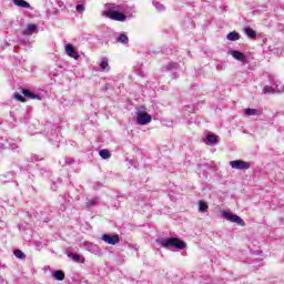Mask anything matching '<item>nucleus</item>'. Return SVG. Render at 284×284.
<instances>
[{
  "instance_id": "nucleus-1",
  "label": "nucleus",
  "mask_w": 284,
  "mask_h": 284,
  "mask_svg": "<svg viewBox=\"0 0 284 284\" xmlns=\"http://www.w3.org/2000/svg\"><path fill=\"white\" fill-rule=\"evenodd\" d=\"M160 244L162 247H176L178 250H185L187 247V244L179 237L162 239L160 240Z\"/></svg>"
},
{
  "instance_id": "nucleus-2",
  "label": "nucleus",
  "mask_w": 284,
  "mask_h": 284,
  "mask_svg": "<svg viewBox=\"0 0 284 284\" xmlns=\"http://www.w3.org/2000/svg\"><path fill=\"white\" fill-rule=\"evenodd\" d=\"M103 17H108V19H111L112 21H126L128 16L123 12H119L114 9H108L106 11H103Z\"/></svg>"
},
{
  "instance_id": "nucleus-3",
  "label": "nucleus",
  "mask_w": 284,
  "mask_h": 284,
  "mask_svg": "<svg viewBox=\"0 0 284 284\" xmlns=\"http://www.w3.org/2000/svg\"><path fill=\"white\" fill-rule=\"evenodd\" d=\"M222 216L231 223H236L237 225H241V227H245V221H243L241 216L232 214V212L223 211Z\"/></svg>"
},
{
  "instance_id": "nucleus-4",
  "label": "nucleus",
  "mask_w": 284,
  "mask_h": 284,
  "mask_svg": "<svg viewBox=\"0 0 284 284\" xmlns=\"http://www.w3.org/2000/svg\"><path fill=\"white\" fill-rule=\"evenodd\" d=\"M136 123L139 125H148V123H152V115L145 111H140L138 112Z\"/></svg>"
},
{
  "instance_id": "nucleus-5",
  "label": "nucleus",
  "mask_w": 284,
  "mask_h": 284,
  "mask_svg": "<svg viewBox=\"0 0 284 284\" xmlns=\"http://www.w3.org/2000/svg\"><path fill=\"white\" fill-rule=\"evenodd\" d=\"M101 239L108 245H116V244L121 243V237L119 236V234H113V235L103 234Z\"/></svg>"
},
{
  "instance_id": "nucleus-6",
  "label": "nucleus",
  "mask_w": 284,
  "mask_h": 284,
  "mask_svg": "<svg viewBox=\"0 0 284 284\" xmlns=\"http://www.w3.org/2000/svg\"><path fill=\"white\" fill-rule=\"evenodd\" d=\"M231 168L233 170H250V162H245L243 160H234L230 162Z\"/></svg>"
},
{
  "instance_id": "nucleus-7",
  "label": "nucleus",
  "mask_w": 284,
  "mask_h": 284,
  "mask_svg": "<svg viewBox=\"0 0 284 284\" xmlns=\"http://www.w3.org/2000/svg\"><path fill=\"white\" fill-rule=\"evenodd\" d=\"M274 92H278V93L284 92V85L281 87V88L278 85H276L275 89L273 87H270V85H265L263 88V93L264 94H274Z\"/></svg>"
},
{
  "instance_id": "nucleus-8",
  "label": "nucleus",
  "mask_w": 284,
  "mask_h": 284,
  "mask_svg": "<svg viewBox=\"0 0 284 284\" xmlns=\"http://www.w3.org/2000/svg\"><path fill=\"white\" fill-rule=\"evenodd\" d=\"M65 52H67V54H69L71 57V59H75V61H79L80 55L72 44L65 45Z\"/></svg>"
},
{
  "instance_id": "nucleus-9",
  "label": "nucleus",
  "mask_w": 284,
  "mask_h": 284,
  "mask_svg": "<svg viewBox=\"0 0 284 284\" xmlns=\"http://www.w3.org/2000/svg\"><path fill=\"white\" fill-rule=\"evenodd\" d=\"M231 55L233 57V59H236V61H245L247 59L245 53L236 50H231Z\"/></svg>"
},
{
  "instance_id": "nucleus-10",
  "label": "nucleus",
  "mask_w": 284,
  "mask_h": 284,
  "mask_svg": "<svg viewBox=\"0 0 284 284\" xmlns=\"http://www.w3.org/2000/svg\"><path fill=\"white\" fill-rule=\"evenodd\" d=\"M22 94L27 97V99H37L38 101L42 99L41 95L32 93L30 89H22Z\"/></svg>"
},
{
  "instance_id": "nucleus-11",
  "label": "nucleus",
  "mask_w": 284,
  "mask_h": 284,
  "mask_svg": "<svg viewBox=\"0 0 284 284\" xmlns=\"http://www.w3.org/2000/svg\"><path fill=\"white\" fill-rule=\"evenodd\" d=\"M37 32V24H28L27 30L22 31L23 37H32V33Z\"/></svg>"
},
{
  "instance_id": "nucleus-12",
  "label": "nucleus",
  "mask_w": 284,
  "mask_h": 284,
  "mask_svg": "<svg viewBox=\"0 0 284 284\" xmlns=\"http://www.w3.org/2000/svg\"><path fill=\"white\" fill-rule=\"evenodd\" d=\"M219 143V135L209 134L206 135V145H216Z\"/></svg>"
},
{
  "instance_id": "nucleus-13",
  "label": "nucleus",
  "mask_w": 284,
  "mask_h": 284,
  "mask_svg": "<svg viewBox=\"0 0 284 284\" xmlns=\"http://www.w3.org/2000/svg\"><path fill=\"white\" fill-rule=\"evenodd\" d=\"M97 205H99V197H92V199L88 200L85 203L87 210H90V207H94Z\"/></svg>"
},
{
  "instance_id": "nucleus-14",
  "label": "nucleus",
  "mask_w": 284,
  "mask_h": 284,
  "mask_svg": "<svg viewBox=\"0 0 284 284\" xmlns=\"http://www.w3.org/2000/svg\"><path fill=\"white\" fill-rule=\"evenodd\" d=\"M244 113L246 114V116H261V111L256 109H245Z\"/></svg>"
},
{
  "instance_id": "nucleus-15",
  "label": "nucleus",
  "mask_w": 284,
  "mask_h": 284,
  "mask_svg": "<svg viewBox=\"0 0 284 284\" xmlns=\"http://www.w3.org/2000/svg\"><path fill=\"white\" fill-rule=\"evenodd\" d=\"M227 41H239V39H241V34L236 31L230 32L226 36Z\"/></svg>"
},
{
  "instance_id": "nucleus-16",
  "label": "nucleus",
  "mask_w": 284,
  "mask_h": 284,
  "mask_svg": "<svg viewBox=\"0 0 284 284\" xmlns=\"http://www.w3.org/2000/svg\"><path fill=\"white\" fill-rule=\"evenodd\" d=\"M244 32L248 37V39H256V31H254L252 28H245Z\"/></svg>"
},
{
  "instance_id": "nucleus-17",
  "label": "nucleus",
  "mask_w": 284,
  "mask_h": 284,
  "mask_svg": "<svg viewBox=\"0 0 284 284\" xmlns=\"http://www.w3.org/2000/svg\"><path fill=\"white\" fill-rule=\"evenodd\" d=\"M100 68H101V70H103V72L110 71V64L108 63V58L102 59V61L100 63Z\"/></svg>"
},
{
  "instance_id": "nucleus-18",
  "label": "nucleus",
  "mask_w": 284,
  "mask_h": 284,
  "mask_svg": "<svg viewBox=\"0 0 284 284\" xmlns=\"http://www.w3.org/2000/svg\"><path fill=\"white\" fill-rule=\"evenodd\" d=\"M14 6H18V8H30V3H28L26 0H13Z\"/></svg>"
},
{
  "instance_id": "nucleus-19",
  "label": "nucleus",
  "mask_w": 284,
  "mask_h": 284,
  "mask_svg": "<svg viewBox=\"0 0 284 284\" xmlns=\"http://www.w3.org/2000/svg\"><path fill=\"white\" fill-rule=\"evenodd\" d=\"M53 277L55 278V281H64L65 280V273H63V271H55L53 273Z\"/></svg>"
},
{
  "instance_id": "nucleus-20",
  "label": "nucleus",
  "mask_w": 284,
  "mask_h": 284,
  "mask_svg": "<svg viewBox=\"0 0 284 284\" xmlns=\"http://www.w3.org/2000/svg\"><path fill=\"white\" fill-rule=\"evenodd\" d=\"M116 41H118V43H123L124 45H126V43H129L130 39L125 34L121 33L119 36V38L116 39Z\"/></svg>"
},
{
  "instance_id": "nucleus-21",
  "label": "nucleus",
  "mask_w": 284,
  "mask_h": 284,
  "mask_svg": "<svg viewBox=\"0 0 284 284\" xmlns=\"http://www.w3.org/2000/svg\"><path fill=\"white\" fill-rule=\"evenodd\" d=\"M99 154L101 159H110L112 156V153L108 149L100 150Z\"/></svg>"
},
{
  "instance_id": "nucleus-22",
  "label": "nucleus",
  "mask_w": 284,
  "mask_h": 284,
  "mask_svg": "<svg viewBox=\"0 0 284 284\" xmlns=\"http://www.w3.org/2000/svg\"><path fill=\"white\" fill-rule=\"evenodd\" d=\"M69 258H72L74 263H81V255L75 254V253H69Z\"/></svg>"
},
{
  "instance_id": "nucleus-23",
  "label": "nucleus",
  "mask_w": 284,
  "mask_h": 284,
  "mask_svg": "<svg viewBox=\"0 0 284 284\" xmlns=\"http://www.w3.org/2000/svg\"><path fill=\"white\" fill-rule=\"evenodd\" d=\"M13 254H14V257H16V258H21V260H24V258H26V254H24L23 251H21V250H16V251L13 252Z\"/></svg>"
},
{
  "instance_id": "nucleus-24",
  "label": "nucleus",
  "mask_w": 284,
  "mask_h": 284,
  "mask_svg": "<svg viewBox=\"0 0 284 284\" xmlns=\"http://www.w3.org/2000/svg\"><path fill=\"white\" fill-rule=\"evenodd\" d=\"M166 70H169V71L179 70V63L170 62L169 64H166Z\"/></svg>"
},
{
  "instance_id": "nucleus-25",
  "label": "nucleus",
  "mask_w": 284,
  "mask_h": 284,
  "mask_svg": "<svg viewBox=\"0 0 284 284\" xmlns=\"http://www.w3.org/2000/svg\"><path fill=\"white\" fill-rule=\"evenodd\" d=\"M209 205L206 203H204L203 201L200 202V207H199V212L205 213L209 210Z\"/></svg>"
},
{
  "instance_id": "nucleus-26",
  "label": "nucleus",
  "mask_w": 284,
  "mask_h": 284,
  "mask_svg": "<svg viewBox=\"0 0 284 284\" xmlns=\"http://www.w3.org/2000/svg\"><path fill=\"white\" fill-rule=\"evenodd\" d=\"M13 98L16 101H20V103H26V98L17 92L13 94Z\"/></svg>"
},
{
  "instance_id": "nucleus-27",
  "label": "nucleus",
  "mask_w": 284,
  "mask_h": 284,
  "mask_svg": "<svg viewBox=\"0 0 284 284\" xmlns=\"http://www.w3.org/2000/svg\"><path fill=\"white\" fill-rule=\"evenodd\" d=\"M75 10H77V12H84L85 11V7L83 4H78L75 7Z\"/></svg>"
},
{
  "instance_id": "nucleus-28",
  "label": "nucleus",
  "mask_w": 284,
  "mask_h": 284,
  "mask_svg": "<svg viewBox=\"0 0 284 284\" xmlns=\"http://www.w3.org/2000/svg\"><path fill=\"white\" fill-rule=\"evenodd\" d=\"M155 8H158L159 10H165V7H163V4L159 2L155 3Z\"/></svg>"
}]
</instances>
